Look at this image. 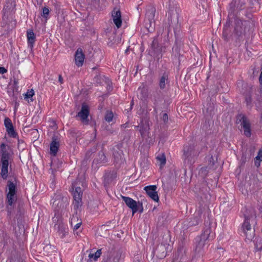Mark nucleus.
<instances>
[{
    "label": "nucleus",
    "instance_id": "nucleus-1",
    "mask_svg": "<svg viewBox=\"0 0 262 262\" xmlns=\"http://www.w3.org/2000/svg\"><path fill=\"white\" fill-rule=\"evenodd\" d=\"M52 207L55 212L53 222L59 217V212L64 210L69 204V198L60 191H57L52 199Z\"/></svg>",
    "mask_w": 262,
    "mask_h": 262
},
{
    "label": "nucleus",
    "instance_id": "nucleus-2",
    "mask_svg": "<svg viewBox=\"0 0 262 262\" xmlns=\"http://www.w3.org/2000/svg\"><path fill=\"white\" fill-rule=\"evenodd\" d=\"M236 123H240L244 130V134L247 137L251 135V124L248 118L243 114H238L236 117Z\"/></svg>",
    "mask_w": 262,
    "mask_h": 262
},
{
    "label": "nucleus",
    "instance_id": "nucleus-3",
    "mask_svg": "<svg viewBox=\"0 0 262 262\" xmlns=\"http://www.w3.org/2000/svg\"><path fill=\"white\" fill-rule=\"evenodd\" d=\"M242 230L246 236L247 242H251L255 236V231L251 227L250 224V218L249 216H245V221L243 223Z\"/></svg>",
    "mask_w": 262,
    "mask_h": 262
},
{
    "label": "nucleus",
    "instance_id": "nucleus-4",
    "mask_svg": "<svg viewBox=\"0 0 262 262\" xmlns=\"http://www.w3.org/2000/svg\"><path fill=\"white\" fill-rule=\"evenodd\" d=\"M7 186L8 187L9 192L7 194V200L8 204V208L9 206H12L16 202V185L11 181H8Z\"/></svg>",
    "mask_w": 262,
    "mask_h": 262
},
{
    "label": "nucleus",
    "instance_id": "nucleus-5",
    "mask_svg": "<svg viewBox=\"0 0 262 262\" xmlns=\"http://www.w3.org/2000/svg\"><path fill=\"white\" fill-rule=\"evenodd\" d=\"M10 155L8 153L4 152L2 154L1 158V172L2 178L6 180L8 176V166Z\"/></svg>",
    "mask_w": 262,
    "mask_h": 262
},
{
    "label": "nucleus",
    "instance_id": "nucleus-6",
    "mask_svg": "<svg viewBox=\"0 0 262 262\" xmlns=\"http://www.w3.org/2000/svg\"><path fill=\"white\" fill-rule=\"evenodd\" d=\"M75 189L73 191V195L74 201L73 202V206L75 210H77L82 205V192L80 187H75L73 184L72 188Z\"/></svg>",
    "mask_w": 262,
    "mask_h": 262
},
{
    "label": "nucleus",
    "instance_id": "nucleus-7",
    "mask_svg": "<svg viewBox=\"0 0 262 262\" xmlns=\"http://www.w3.org/2000/svg\"><path fill=\"white\" fill-rule=\"evenodd\" d=\"M15 4L14 0H10L9 2L6 3L3 10V18L4 20L8 19L9 17L10 19H12L13 14L15 11Z\"/></svg>",
    "mask_w": 262,
    "mask_h": 262
},
{
    "label": "nucleus",
    "instance_id": "nucleus-8",
    "mask_svg": "<svg viewBox=\"0 0 262 262\" xmlns=\"http://www.w3.org/2000/svg\"><path fill=\"white\" fill-rule=\"evenodd\" d=\"M210 234V229L207 228L204 231V232L200 237L196 238V249L200 251L206 244V242L209 239Z\"/></svg>",
    "mask_w": 262,
    "mask_h": 262
},
{
    "label": "nucleus",
    "instance_id": "nucleus-9",
    "mask_svg": "<svg viewBox=\"0 0 262 262\" xmlns=\"http://www.w3.org/2000/svg\"><path fill=\"white\" fill-rule=\"evenodd\" d=\"M57 223L55 224L54 229L60 238H63L68 233V228L63 223L61 220L56 219Z\"/></svg>",
    "mask_w": 262,
    "mask_h": 262
},
{
    "label": "nucleus",
    "instance_id": "nucleus-10",
    "mask_svg": "<svg viewBox=\"0 0 262 262\" xmlns=\"http://www.w3.org/2000/svg\"><path fill=\"white\" fill-rule=\"evenodd\" d=\"M90 114V110L88 105L82 104L80 111L78 113L77 116L79 117L81 121L85 125L89 124L88 117Z\"/></svg>",
    "mask_w": 262,
    "mask_h": 262
},
{
    "label": "nucleus",
    "instance_id": "nucleus-11",
    "mask_svg": "<svg viewBox=\"0 0 262 262\" xmlns=\"http://www.w3.org/2000/svg\"><path fill=\"white\" fill-rule=\"evenodd\" d=\"M247 23L248 22L246 20L236 19L234 32L237 36H240L245 33V27Z\"/></svg>",
    "mask_w": 262,
    "mask_h": 262
},
{
    "label": "nucleus",
    "instance_id": "nucleus-12",
    "mask_svg": "<svg viewBox=\"0 0 262 262\" xmlns=\"http://www.w3.org/2000/svg\"><path fill=\"white\" fill-rule=\"evenodd\" d=\"M121 196L126 206L132 209L133 215L138 211V203L136 201L128 196Z\"/></svg>",
    "mask_w": 262,
    "mask_h": 262
},
{
    "label": "nucleus",
    "instance_id": "nucleus-13",
    "mask_svg": "<svg viewBox=\"0 0 262 262\" xmlns=\"http://www.w3.org/2000/svg\"><path fill=\"white\" fill-rule=\"evenodd\" d=\"M157 188L156 185H149L145 187L144 189L152 200L158 202L159 200V198L157 191Z\"/></svg>",
    "mask_w": 262,
    "mask_h": 262
},
{
    "label": "nucleus",
    "instance_id": "nucleus-14",
    "mask_svg": "<svg viewBox=\"0 0 262 262\" xmlns=\"http://www.w3.org/2000/svg\"><path fill=\"white\" fill-rule=\"evenodd\" d=\"M169 247V244L161 243L157 246L155 252L159 258H163L166 256Z\"/></svg>",
    "mask_w": 262,
    "mask_h": 262
},
{
    "label": "nucleus",
    "instance_id": "nucleus-15",
    "mask_svg": "<svg viewBox=\"0 0 262 262\" xmlns=\"http://www.w3.org/2000/svg\"><path fill=\"white\" fill-rule=\"evenodd\" d=\"M113 20L117 28H120L122 25L121 13L120 10L115 8L112 12Z\"/></svg>",
    "mask_w": 262,
    "mask_h": 262
},
{
    "label": "nucleus",
    "instance_id": "nucleus-16",
    "mask_svg": "<svg viewBox=\"0 0 262 262\" xmlns=\"http://www.w3.org/2000/svg\"><path fill=\"white\" fill-rule=\"evenodd\" d=\"M85 55L81 48L77 49L75 54V64L78 67H81L84 62Z\"/></svg>",
    "mask_w": 262,
    "mask_h": 262
},
{
    "label": "nucleus",
    "instance_id": "nucleus-17",
    "mask_svg": "<svg viewBox=\"0 0 262 262\" xmlns=\"http://www.w3.org/2000/svg\"><path fill=\"white\" fill-rule=\"evenodd\" d=\"M4 124L8 135L12 137H16L17 134L14 129L11 119L9 118H6L4 120Z\"/></svg>",
    "mask_w": 262,
    "mask_h": 262
},
{
    "label": "nucleus",
    "instance_id": "nucleus-18",
    "mask_svg": "<svg viewBox=\"0 0 262 262\" xmlns=\"http://www.w3.org/2000/svg\"><path fill=\"white\" fill-rule=\"evenodd\" d=\"M169 75L167 73H164L159 78L158 85L160 89L163 90L169 84Z\"/></svg>",
    "mask_w": 262,
    "mask_h": 262
},
{
    "label": "nucleus",
    "instance_id": "nucleus-19",
    "mask_svg": "<svg viewBox=\"0 0 262 262\" xmlns=\"http://www.w3.org/2000/svg\"><path fill=\"white\" fill-rule=\"evenodd\" d=\"M156 9L154 7L149 6L147 8L145 18L149 21V24L151 26L152 23L155 21V15Z\"/></svg>",
    "mask_w": 262,
    "mask_h": 262
},
{
    "label": "nucleus",
    "instance_id": "nucleus-20",
    "mask_svg": "<svg viewBox=\"0 0 262 262\" xmlns=\"http://www.w3.org/2000/svg\"><path fill=\"white\" fill-rule=\"evenodd\" d=\"M138 96L141 100H145L148 96V90L147 87L145 85L142 84L138 88Z\"/></svg>",
    "mask_w": 262,
    "mask_h": 262
},
{
    "label": "nucleus",
    "instance_id": "nucleus-21",
    "mask_svg": "<svg viewBox=\"0 0 262 262\" xmlns=\"http://www.w3.org/2000/svg\"><path fill=\"white\" fill-rule=\"evenodd\" d=\"M59 147V143L55 137L52 138V141L50 144V154L55 156L58 151Z\"/></svg>",
    "mask_w": 262,
    "mask_h": 262
},
{
    "label": "nucleus",
    "instance_id": "nucleus-22",
    "mask_svg": "<svg viewBox=\"0 0 262 262\" xmlns=\"http://www.w3.org/2000/svg\"><path fill=\"white\" fill-rule=\"evenodd\" d=\"M27 37L28 47L30 49H32L35 41V36L32 30H29L27 32Z\"/></svg>",
    "mask_w": 262,
    "mask_h": 262
},
{
    "label": "nucleus",
    "instance_id": "nucleus-23",
    "mask_svg": "<svg viewBox=\"0 0 262 262\" xmlns=\"http://www.w3.org/2000/svg\"><path fill=\"white\" fill-rule=\"evenodd\" d=\"M94 163L99 164H105L107 162L106 157L102 151L99 152L97 157L94 159Z\"/></svg>",
    "mask_w": 262,
    "mask_h": 262
},
{
    "label": "nucleus",
    "instance_id": "nucleus-24",
    "mask_svg": "<svg viewBox=\"0 0 262 262\" xmlns=\"http://www.w3.org/2000/svg\"><path fill=\"white\" fill-rule=\"evenodd\" d=\"M121 253L118 251H112L110 255H112L108 259V262H119L121 257Z\"/></svg>",
    "mask_w": 262,
    "mask_h": 262
},
{
    "label": "nucleus",
    "instance_id": "nucleus-25",
    "mask_svg": "<svg viewBox=\"0 0 262 262\" xmlns=\"http://www.w3.org/2000/svg\"><path fill=\"white\" fill-rule=\"evenodd\" d=\"M194 151L193 147L190 146L189 147H184V156L185 159L189 158V157L194 155Z\"/></svg>",
    "mask_w": 262,
    "mask_h": 262
},
{
    "label": "nucleus",
    "instance_id": "nucleus-26",
    "mask_svg": "<svg viewBox=\"0 0 262 262\" xmlns=\"http://www.w3.org/2000/svg\"><path fill=\"white\" fill-rule=\"evenodd\" d=\"M136 127L139 128V131L142 137L146 135L149 129V127L147 125H144L143 124H141L140 126H136Z\"/></svg>",
    "mask_w": 262,
    "mask_h": 262
},
{
    "label": "nucleus",
    "instance_id": "nucleus-27",
    "mask_svg": "<svg viewBox=\"0 0 262 262\" xmlns=\"http://www.w3.org/2000/svg\"><path fill=\"white\" fill-rule=\"evenodd\" d=\"M256 102L255 103V104L257 107H258V105L259 106H262V85H260L258 94H257L256 97Z\"/></svg>",
    "mask_w": 262,
    "mask_h": 262
},
{
    "label": "nucleus",
    "instance_id": "nucleus-28",
    "mask_svg": "<svg viewBox=\"0 0 262 262\" xmlns=\"http://www.w3.org/2000/svg\"><path fill=\"white\" fill-rule=\"evenodd\" d=\"M34 95V91L33 89L28 90L26 93H25L24 96V99H30V101L32 102L33 99H32V97ZM28 102H29V100H28Z\"/></svg>",
    "mask_w": 262,
    "mask_h": 262
},
{
    "label": "nucleus",
    "instance_id": "nucleus-29",
    "mask_svg": "<svg viewBox=\"0 0 262 262\" xmlns=\"http://www.w3.org/2000/svg\"><path fill=\"white\" fill-rule=\"evenodd\" d=\"M240 3V5L237 4L236 6V9L238 10H241L243 9V6L244 5L245 3L242 0H234L231 3V6H234L236 5L237 3Z\"/></svg>",
    "mask_w": 262,
    "mask_h": 262
},
{
    "label": "nucleus",
    "instance_id": "nucleus-30",
    "mask_svg": "<svg viewBox=\"0 0 262 262\" xmlns=\"http://www.w3.org/2000/svg\"><path fill=\"white\" fill-rule=\"evenodd\" d=\"M79 220H81L79 218L78 215L77 214L73 215L72 217L71 218L70 223L71 226H73L74 224H76V223H78Z\"/></svg>",
    "mask_w": 262,
    "mask_h": 262
},
{
    "label": "nucleus",
    "instance_id": "nucleus-31",
    "mask_svg": "<svg viewBox=\"0 0 262 262\" xmlns=\"http://www.w3.org/2000/svg\"><path fill=\"white\" fill-rule=\"evenodd\" d=\"M114 117L113 113L112 111H107L105 116V120L108 122H110L112 121Z\"/></svg>",
    "mask_w": 262,
    "mask_h": 262
},
{
    "label": "nucleus",
    "instance_id": "nucleus-32",
    "mask_svg": "<svg viewBox=\"0 0 262 262\" xmlns=\"http://www.w3.org/2000/svg\"><path fill=\"white\" fill-rule=\"evenodd\" d=\"M157 160L160 162V167H162L166 163V158L164 155L157 157Z\"/></svg>",
    "mask_w": 262,
    "mask_h": 262
},
{
    "label": "nucleus",
    "instance_id": "nucleus-33",
    "mask_svg": "<svg viewBox=\"0 0 262 262\" xmlns=\"http://www.w3.org/2000/svg\"><path fill=\"white\" fill-rule=\"evenodd\" d=\"M260 242L261 239H260L259 242L257 239L255 244V248L258 251L262 250V243Z\"/></svg>",
    "mask_w": 262,
    "mask_h": 262
},
{
    "label": "nucleus",
    "instance_id": "nucleus-34",
    "mask_svg": "<svg viewBox=\"0 0 262 262\" xmlns=\"http://www.w3.org/2000/svg\"><path fill=\"white\" fill-rule=\"evenodd\" d=\"M200 222V220L198 217L195 216L193 219V221L190 222L191 226H195L199 224Z\"/></svg>",
    "mask_w": 262,
    "mask_h": 262
},
{
    "label": "nucleus",
    "instance_id": "nucleus-35",
    "mask_svg": "<svg viewBox=\"0 0 262 262\" xmlns=\"http://www.w3.org/2000/svg\"><path fill=\"white\" fill-rule=\"evenodd\" d=\"M49 14V10L48 8L44 7L42 9V16L43 17L47 18Z\"/></svg>",
    "mask_w": 262,
    "mask_h": 262
},
{
    "label": "nucleus",
    "instance_id": "nucleus-36",
    "mask_svg": "<svg viewBox=\"0 0 262 262\" xmlns=\"http://www.w3.org/2000/svg\"><path fill=\"white\" fill-rule=\"evenodd\" d=\"M101 253L102 252L101 249H98L97 250L95 254H94V261H96L97 260V259L100 256Z\"/></svg>",
    "mask_w": 262,
    "mask_h": 262
},
{
    "label": "nucleus",
    "instance_id": "nucleus-37",
    "mask_svg": "<svg viewBox=\"0 0 262 262\" xmlns=\"http://www.w3.org/2000/svg\"><path fill=\"white\" fill-rule=\"evenodd\" d=\"M95 151H96V148H94L93 149H91L90 150L86 152V155H85V158L87 159L90 158L91 154H92L93 153L95 152Z\"/></svg>",
    "mask_w": 262,
    "mask_h": 262
},
{
    "label": "nucleus",
    "instance_id": "nucleus-38",
    "mask_svg": "<svg viewBox=\"0 0 262 262\" xmlns=\"http://www.w3.org/2000/svg\"><path fill=\"white\" fill-rule=\"evenodd\" d=\"M81 224H82L81 220H79L78 223H76V224H74L73 225V231H75L77 230L80 227Z\"/></svg>",
    "mask_w": 262,
    "mask_h": 262
},
{
    "label": "nucleus",
    "instance_id": "nucleus-39",
    "mask_svg": "<svg viewBox=\"0 0 262 262\" xmlns=\"http://www.w3.org/2000/svg\"><path fill=\"white\" fill-rule=\"evenodd\" d=\"M223 36L224 40H225L226 41L228 40L227 29L224 28L223 32Z\"/></svg>",
    "mask_w": 262,
    "mask_h": 262
},
{
    "label": "nucleus",
    "instance_id": "nucleus-40",
    "mask_svg": "<svg viewBox=\"0 0 262 262\" xmlns=\"http://www.w3.org/2000/svg\"><path fill=\"white\" fill-rule=\"evenodd\" d=\"M245 101L247 103V106H251V102H252V98L250 96L247 97L246 98Z\"/></svg>",
    "mask_w": 262,
    "mask_h": 262
},
{
    "label": "nucleus",
    "instance_id": "nucleus-41",
    "mask_svg": "<svg viewBox=\"0 0 262 262\" xmlns=\"http://www.w3.org/2000/svg\"><path fill=\"white\" fill-rule=\"evenodd\" d=\"M257 160L262 161V150H259L257 156L255 157Z\"/></svg>",
    "mask_w": 262,
    "mask_h": 262
},
{
    "label": "nucleus",
    "instance_id": "nucleus-42",
    "mask_svg": "<svg viewBox=\"0 0 262 262\" xmlns=\"http://www.w3.org/2000/svg\"><path fill=\"white\" fill-rule=\"evenodd\" d=\"M88 262H95L94 261V254L90 253L89 255V259L88 260Z\"/></svg>",
    "mask_w": 262,
    "mask_h": 262
},
{
    "label": "nucleus",
    "instance_id": "nucleus-43",
    "mask_svg": "<svg viewBox=\"0 0 262 262\" xmlns=\"http://www.w3.org/2000/svg\"><path fill=\"white\" fill-rule=\"evenodd\" d=\"M162 119L164 121V122H166L168 121V117L166 113H164L163 115Z\"/></svg>",
    "mask_w": 262,
    "mask_h": 262
},
{
    "label": "nucleus",
    "instance_id": "nucleus-44",
    "mask_svg": "<svg viewBox=\"0 0 262 262\" xmlns=\"http://www.w3.org/2000/svg\"><path fill=\"white\" fill-rule=\"evenodd\" d=\"M7 70L4 67H0V73L1 74H4L7 72Z\"/></svg>",
    "mask_w": 262,
    "mask_h": 262
},
{
    "label": "nucleus",
    "instance_id": "nucleus-45",
    "mask_svg": "<svg viewBox=\"0 0 262 262\" xmlns=\"http://www.w3.org/2000/svg\"><path fill=\"white\" fill-rule=\"evenodd\" d=\"M58 81L60 84H62L63 83V79L61 75H59L58 76Z\"/></svg>",
    "mask_w": 262,
    "mask_h": 262
},
{
    "label": "nucleus",
    "instance_id": "nucleus-46",
    "mask_svg": "<svg viewBox=\"0 0 262 262\" xmlns=\"http://www.w3.org/2000/svg\"><path fill=\"white\" fill-rule=\"evenodd\" d=\"M261 161H258V160H257L256 159H255V165L256 166H257V167H259L260 166V162Z\"/></svg>",
    "mask_w": 262,
    "mask_h": 262
},
{
    "label": "nucleus",
    "instance_id": "nucleus-47",
    "mask_svg": "<svg viewBox=\"0 0 262 262\" xmlns=\"http://www.w3.org/2000/svg\"><path fill=\"white\" fill-rule=\"evenodd\" d=\"M229 26H230V23H228V21H227L225 25V26H224V28H225V29H227V28L228 27H229Z\"/></svg>",
    "mask_w": 262,
    "mask_h": 262
},
{
    "label": "nucleus",
    "instance_id": "nucleus-48",
    "mask_svg": "<svg viewBox=\"0 0 262 262\" xmlns=\"http://www.w3.org/2000/svg\"><path fill=\"white\" fill-rule=\"evenodd\" d=\"M121 127L123 128H126L127 127V123H125L124 124L121 125Z\"/></svg>",
    "mask_w": 262,
    "mask_h": 262
},
{
    "label": "nucleus",
    "instance_id": "nucleus-49",
    "mask_svg": "<svg viewBox=\"0 0 262 262\" xmlns=\"http://www.w3.org/2000/svg\"><path fill=\"white\" fill-rule=\"evenodd\" d=\"M138 204H140L141 206L142 207V204L140 203L139 202H138ZM143 210V207H142L141 209L140 210V212H142Z\"/></svg>",
    "mask_w": 262,
    "mask_h": 262
},
{
    "label": "nucleus",
    "instance_id": "nucleus-50",
    "mask_svg": "<svg viewBox=\"0 0 262 262\" xmlns=\"http://www.w3.org/2000/svg\"><path fill=\"white\" fill-rule=\"evenodd\" d=\"M92 1L94 3H95V4H96L99 2V0H92Z\"/></svg>",
    "mask_w": 262,
    "mask_h": 262
},
{
    "label": "nucleus",
    "instance_id": "nucleus-51",
    "mask_svg": "<svg viewBox=\"0 0 262 262\" xmlns=\"http://www.w3.org/2000/svg\"><path fill=\"white\" fill-rule=\"evenodd\" d=\"M154 111L157 113V109L155 108V110H154Z\"/></svg>",
    "mask_w": 262,
    "mask_h": 262
},
{
    "label": "nucleus",
    "instance_id": "nucleus-52",
    "mask_svg": "<svg viewBox=\"0 0 262 262\" xmlns=\"http://www.w3.org/2000/svg\"><path fill=\"white\" fill-rule=\"evenodd\" d=\"M2 146L5 147V144H3L2 145Z\"/></svg>",
    "mask_w": 262,
    "mask_h": 262
},
{
    "label": "nucleus",
    "instance_id": "nucleus-53",
    "mask_svg": "<svg viewBox=\"0 0 262 262\" xmlns=\"http://www.w3.org/2000/svg\"><path fill=\"white\" fill-rule=\"evenodd\" d=\"M170 21H171V23H172V18H171V16H170Z\"/></svg>",
    "mask_w": 262,
    "mask_h": 262
},
{
    "label": "nucleus",
    "instance_id": "nucleus-54",
    "mask_svg": "<svg viewBox=\"0 0 262 262\" xmlns=\"http://www.w3.org/2000/svg\"><path fill=\"white\" fill-rule=\"evenodd\" d=\"M168 19H169V21L170 20V18L168 17Z\"/></svg>",
    "mask_w": 262,
    "mask_h": 262
}]
</instances>
